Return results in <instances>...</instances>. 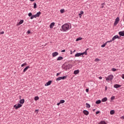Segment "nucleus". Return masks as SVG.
<instances>
[{
    "label": "nucleus",
    "instance_id": "nucleus-1",
    "mask_svg": "<svg viewBox=\"0 0 124 124\" xmlns=\"http://www.w3.org/2000/svg\"><path fill=\"white\" fill-rule=\"evenodd\" d=\"M62 28L63 31H68V30L69 29V25L65 24L62 26Z\"/></svg>",
    "mask_w": 124,
    "mask_h": 124
},
{
    "label": "nucleus",
    "instance_id": "nucleus-2",
    "mask_svg": "<svg viewBox=\"0 0 124 124\" xmlns=\"http://www.w3.org/2000/svg\"><path fill=\"white\" fill-rule=\"evenodd\" d=\"M114 78V76L112 75H110L108 76L107 78H106V80L107 82H109V81H112Z\"/></svg>",
    "mask_w": 124,
    "mask_h": 124
},
{
    "label": "nucleus",
    "instance_id": "nucleus-3",
    "mask_svg": "<svg viewBox=\"0 0 124 124\" xmlns=\"http://www.w3.org/2000/svg\"><path fill=\"white\" fill-rule=\"evenodd\" d=\"M119 21H120V17H117L115 19V21L114 23V26H117V25H118V24H119Z\"/></svg>",
    "mask_w": 124,
    "mask_h": 124
},
{
    "label": "nucleus",
    "instance_id": "nucleus-4",
    "mask_svg": "<svg viewBox=\"0 0 124 124\" xmlns=\"http://www.w3.org/2000/svg\"><path fill=\"white\" fill-rule=\"evenodd\" d=\"M67 77L66 76H63V77H60L59 78H58L56 79V81H60V80H64V79H66Z\"/></svg>",
    "mask_w": 124,
    "mask_h": 124
},
{
    "label": "nucleus",
    "instance_id": "nucleus-5",
    "mask_svg": "<svg viewBox=\"0 0 124 124\" xmlns=\"http://www.w3.org/2000/svg\"><path fill=\"white\" fill-rule=\"evenodd\" d=\"M22 106V104H18V105H15L14 106V108H15L16 110H17V109H18V108H21V107Z\"/></svg>",
    "mask_w": 124,
    "mask_h": 124
},
{
    "label": "nucleus",
    "instance_id": "nucleus-6",
    "mask_svg": "<svg viewBox=\"0 0 124 124\" xmlns=\"http://www.w3.org/2000/svg\"><path fill=\"white\" fill-rule=\"evenodd\" d=\"M59 55V52L56 51L55 52L52 53V56L53 58H55V57H57Z\"/></svg>",
    "mask_w": 124,
    "mask_h": 124
},
{
    "label": "nucleus",
    "instance_id": "nucleus-7",
    "mask_svg": "<svg viewBox=\"0 0 124 124\" xmlns=\"http://www.w3.org/2000/svg\"><path fill=\"white\" fill-rule=\"evenodd\" d=\"M114 88H115V89H118V88H121V87H122V85H120V84H115L113 86Z\"/></svg>",
    "mask_w": 124,
    "mask_h": 124
},
{
    "label": "nucleus",
    "instance_id": "nucleus-8",
    "mask_svg": "<svg viewBox=\"0 0 124 124\" xmlns=\"http://www.w3.org/2000/svg\"><path fill=\"white\" fill-rule=\"evenodd\" d=\"M117 38H118V39H120V37H119V35H116L115 36H114L112 38V40H115V39H117Z\"/></svg>",
    "mask_w": 124,
    "mask_h": 124
},
{
    "label": "nucleus",
    "instance_id": "nucleus-9",
    "mask_svg": "<svg viewBox=\"0 0 124 124\" xmlns=\"http://www.w3.org/2000/svg\"><path fill=\"white\" fill-rule=\"evenodd\" d=\"M52 84V81L49 80L45 84V86H50Z\"/></svg>",
    "mask_w": 124,
    "mask_h": 124
},
{
    "label": "nucleus",
    "instance_id": "nucleus-10",
    "mask_svg": "<svg viewBox=\"0 0 124 124\" xmlns=\"http://www.w3.org/2000/svg\"><path fill=\"white\" fill-rule=\"evenodd\" d=\"M119 34L120 36H124V31H121L119 32Z\"/></svg>",
    "mask_w": 124,
    "mask_h": 124
},
{
    "label": "nucleus",
    "instance_id": "nucleus-11",
    "mask_svg": "<svg viewBox=\"0 0 124 124\" xmlns=\"http://www.w3.org/2000/svg\"><path fill=\"white\" fill-rule=\"evenodd\" d=\"M83 114H84V115H86V116H88V115H89V111L87 110H83Z\"/></svg>",
    "mask_w": 124,
    "mask_h": 124
},
{
    "label": "nucleus",
    "instance_id": "nucleus-12",
    "mask_svg": "<svg viewBox=\"0 0 124 124\" xmlns=\"http://www.w3.org/2000/svg\"><path fill=\"white\" fill-rule=\"evenodd\" d=\"M55 26V22H52L50 26H49V28L50 29H53V27Z\"/></svg>",
    "mask_w": 124,
    "mask_h": 124
},
{
    "label": "nucleus",
    "instance_id": "nucleus-13",
    "mask_svg": "<svg viewBox=\"0 0 124 124\" xmlns=\"http://www.w3.org/2000/svg\"><path fill=\"white\" fill-rule=\"evenodd\" d=\"M30 68V66H26L23 70V72L25 73L26 71L28 70Z\"/></svg>",
    "mask_w": 124,
    "mask_h": 124
},
{
    "label": "nucleus",
    "instance_id": "nucleus-14",
    "mask_svg": "<svg viewBox=\"0 0 124 124\" xmlns=\"http://www.w3.org/2000/svg\"><path fill=\"white\" fill-rule=\"evenodd\" d=\"M82 56V53H78L75 54V57H80Z\"/></svg>",
    "mask_w": 124,
    "mask_h": 124
},
{
    "label": "nucleus",
    "instance_id": "nucleus-15",
    "mask_svg": "<svg viewBox=\"0 0 124 124\" xmlns=\"http://www.w3.org/2000/svg\"><path fill=\"white\" fill-rule=\"evenodd\" d=\"M79 72L80 71H79V70H75L74 72V74H75V75H77V74H78Z\"/></svg>",
    "mask_w": 124,
    "mask_h": 124
},
{
    "label": "nucleus",
    "instance_id": "nucleus-16",
    "mask_svg": "<svg viewBox=\"0 0 124 124\" xmlns=\"http://www.w3.org/2000/svg\"><path fill=\"white\" fill-rule=\"evenodd\" d=\"M107 97H104L103 99H102V102H106L107 101Z\"/></svg>",
    "mask_w": 124,
    "mask_h": 124
},
{
    "label": "nucleus",
    "instance_id": "nucleus-17",
    "mask_svg": "<svg viewBox=\"0 0 124 124\" xmlns=\"http://www.w3.org/2000/svg\"><path fill=\"white\" fill-rule=\"evenodd\" d=\"M19 103H20V104H24V103H25V99H22L20 100L19 101Z\"/></svg>",
    "mask_w": 124,
    "mask_h": 124
},
{
    "label": "nucleus",
    "instance_id": "nucleus-18",
    "mask_svg": "<svg viewBox=\"0 0 124 124\" xmlns=\"http://www.w3.org/2000/svg\"><path fill=\"white\" fill-rule=\"evenodd\" d=\"M62 60H63V57L62 56H60L58 57L57 61H62Z\"/></svg>",
    "mask_w": 124,
    "mask_h": 124
},
{
    "label": "nucleus",
    "instance_id": "nucleus-19",
    "mask_svg": "<svg viewBox=\"0 0 124 124\" xmlns=\"http://www.w3.org/2000/svg\"><path fill=\"white\" fill-rule=\"evenodd\" d=\"M33 18H37V16H36V15H32L31 16L30 19H31V20H32Z\"/></svg>",
    "mask_w": 124,
    "mask_h": 124
},
{
    "label": "nucleus",
    "instance_id": "nucleus-20",
    "mask_svg": "<svg viewBox=\"0 0 124 124\" xmlns=\"http://www.w3.org/2000/svg\"><path fill=\"white\" fill-rule=\"evenodd\" d=\"M40 15H41V12H38L37 13V14H36V17H39V16H40Z\"/></svg>",
    "mask_w": 124,
    "mask_h": 124
},
{
    "label": "nucleus",
    "instance_id": "nucleus-21",
    "mask_svg": "<svg viewBox=\"0 0 124 124\" xmlns=\"http://www.w3.org/2000/svg\"><path fill=\"white\" fill-rule=\"evenodd\" d=\"M83 14H84V12L83 11L80 12L79 14H78L79 16V18H81V16H82V15H83Z\"/></svg>",
    "mask_w": 124,
    "mask_h": 124
},
{
    "label": "nucleus",
    "instance_id": "nucleus-22",
    "mask_svg": "<svg viewBox=\"0 0 124 124\" xmlns=\"http://www.w3.org/2000/svg\"><path fill=\"white\" fill-rule=\"evenodd\" d=\"M95 103L96 104H100V103H101V100H98L96 101Z\"/></svg>",
    "mask_w": 124,
    "mask_h": 124
},
{
    "label": "nucleus",
    "instance_id": "nucleus-23",
    "mask_svg": "<svg viewBox=\"0 0 124 124\" xmlns=\"http://www.w3.org/2000/svg\"><path fill=\"white\" fill-rule=\"evenodd\" d=\"M110 115H114L115 114V111L114 110H111L110 111Z\"/></svg>",
    "mask_w": 124,
    "mask_h": 124
},
{
    "label": "nucleus",
    "instance_id": "nucleus-24",
    "mask_svg": "<svg viewBox=\"0 0 124 124\" xmlns=\"http://www.w3.org/2000/svg\"><path fill=\"white\" fill-rule=\"evenodd\" d=\"M24 23V20H21L18 22V25H22Z\"/></svg>",
    "mask_w": 124,
    "mask_h": 124
},
{
    "label": "nucleus",
    "instance_id": "nucleus-25",
    "mask_svg": "<svg viewBox=\"0 0 124 124\" xmlns=\"http://www.w3.org/2000/svg\"><path fill=\"white\" fill-rule=\"evenodd\" d=\"M82 54V56H83V55H88V53L87 52V50H85V52H81Z\"/></svg>",
    "mask_w": 124,
    "mask_h": 124
},
{
    "label": "nucleus",
    "instance_id": "nucleus-26",
    "mask_svg": "<svg viewBox=\"0 0 124 124\" xmlns=\"http://www.w3.org/2000/svg\"><path fill=\"white\" fill-rule=\"evenodd\" d=\"M87 108H91V105L88 103H86Z\"/></svg>",
    "mask_w": 124,
    "mask_h": 124
},
{
    "label": "nucleus",
    "instance_id": "nucleus-27",
    "mask_svg": "<svg viewBox=\"0 0 124 124\" xmlns=\"http://www.w3.org/2000/svg\"><path fill=\"white\" fill-rule=\"evenodd\" d=\"M106 45H107V42H106L105 44L102 45L101 47L102 48H104V47H105V46H106Z\"/></svg>",
    "mask_w": 124,
    "mask_h": 124
},
{
    "label": "nucleus",
    "instance_id": "nucleus-28",
    "mask_svg": "<svg viewBox=\"0 0 124 124\" xmlns=\"http://www.w3.org/2000/svg\"><path fill=\"white\" fill-rule=\"evenodd\" d=\"M82 39H83L82 38H81V37H79V38H78L76 40V41H79V40H82Z\"/></svg>",
    "mask_w": 124,
    "mask_h": 124
},
{
    "label": "nucleus",
    "instance_id": "nucleus-29",
    "mask_svg": "<svg viewBox=\"0 0 124 124\" xmlns=\"http://www.w3.org/2000/svg\"><path fill=\"white\" fill-rule=\"evenodd\" d=\"M64 102H65V101H64V100H61L60 101V103H61V104L64 103Z\"/></svg>",
    "mask_w": 124,
    "mask_h": 124
},
{
    "label": "nucleus",
    "instance_id": "nucleus-30",
    "mask_svg": "<svg viewBox=\"0 0 124 124\" xmlns=\"http://www.w3.org/2000/svg\"><path fill=\"white\" fill-rule=\"evenodd\" d=\"M99 124H106V122H105V121H101Z\"/></svg>",
    "mask_w": 124,
    "mask_h": 124
},
{
    "label": "nucleus",
    "instance_id": "nucleus-31",
    "mask_svg": "<svg viewBox=\"0 0 124 124\" xmlns=\"http://www.w3.org/2000/svg\"><path fill=\"white\" fill-rule=\"evenodd\" d=\"M38 99H39V97L38 96H35L34 97V100H35V101L38 100Z\"/></svg>",
    "mask_w": 124,
    "mask_h": 124
},
{
    "label": "nucleus",
    "instance_id": "nucleus-32",
    "mask_svg": "<svg viewBox=\"0 0 124 124\" xmlns=\"http://www.w3.org/2000/svg\"><path fill=\"white\" fill-rule=\"evenodd\" d=\"M36 6H37L36 3H33V8L34 9H35V8H36Z\"/></svg>",
    "mask_w": 124,
    "mask_h": 124
},
{
    "label": "nucleus",
    "instance_id": "nucleus-33",
    "mask_svg": "<svg viewBox=\"0 0 124 124\" xmlns=\"http://www.w3.org/2000/svg\"><path fill=\"white\" fill-rule=\"evenodd\" d=\"M112 71H113V72H115V71H117V69L113 68L111 69Z\"/></svg>",
    "mask_w": 124,
    "mask_h": 124
},
{
    "label": "nucleus",
    "instance_id": "nucleus-34",
    "mask_svg": "<svg viewBox=\"0 0 124 124\" xmlns=\"http://www.w3.org/2000/svg\"><path fill=\"white\" fill-rule=\"evenodd\" d=\"M60 12H61V13H62V14L64 12V9H61V10H60Z\"/></svg>",
    "mask_w": 124,
    "mask_h": 124
},
{
    "label": "nucleus",
    "instance_id": "nucleus-35",
    "mask_svg": "<svg viewBox=\"0 0 124 124\" xmlns=\"http://www.w3.org/2000/svg\"><path fill=\"white\" fill-rule=\"evenodd\" d=\"M28 16L29 17H31L32 16V14L31 13H29Z\"/></svg>",
    "mask_w": 124,
    "mask_h": 124
},
{
    "label": "nucleus",
    "instance_id": "nucleus-36",
    "mask_svg": "<svg viewBox=\"0 0 124 124\" xmlns=\"http://www.w3.org/2000/svg\"><path fill=\"white\" fill-rule=\"evenodd\" d=\"M110 99L111 100H114V99H115V96H111Z\"/></svg>",
    "mask_w": 124,
    "mask_h": 124
},
{
    "label": "nucleus",
    "instance_id": "nucleus-37",
    "mask_svg": "<svg viewBox=\"0 0 124 124\" xmlns=\"http://www.w3.org/2000/svg\"><path fill=\"white\" fill-rule=\"evenodd\" d=\"M25 65H27V63H24L21 65V67H23V66H25Z\"/></svg>",
    "mask_w": 124,
    "mask_h": 124
},
{
    "label": "nucleus",
    "instance_id": "nucleus-38",
    "mask_svg": "<svg viewBox=\"0 0 124 124\" xmlns=\"http://www.w3.org/2000/svg\"><path fill=\"white\" fill-rule=\"evenodd\" d=\"M112 41H114L112 39V40H111L110 41H108L107 42V43H110V42H112Z\"/></svg>",
    "mask_w": 124,
    "mask_h": 124
},
{
    "label": "nucleus",
    "instance_id": "nucleus-39",
    "mask_svg": "<svg viewBox=\"0 0 124 124\" xmlns=\"http://www.w3.org/2000/svg\"><path fill=\"white\" fill-rule=\"evenodd\" d=\"M99 113H100V111H97L96 112V114L97 115V114H99Z\"/></svg>",
    "mask_w": 124,
    "mask_h": 124
},
{
    "label": "nucleus",
    "instance_id": "nucleus-40",
    "mask_svg": "<svg viewBox=\"0 0 124 124\" xmlns=\"http://www.w3.org/2000/svg\"><path fill=\"white\" fill-rule=\"evenodd\" d=\"M62 73L60 72V73H58L56 74V76H59V75H60V74H61Z\"/></svg>",
    "mask_w": 124,
    "mask_h": 124
},
{
    "label": "nucleus",
    "instance_id": "nucleus-41",
    "mask_svg": "<svg viewBox=\"0 0 124 124\" xmlns=\"http://www.w3.org/2000/svg\"><path fill=\"white\" fill-rule=\"evenodd\" d=\"M3 33H4V31H1V32H0V34H3Z\"/></svg>",
    "mask_w": 124,
    "mask_h": 124
},
{
    "label": "nucleus",
    "instance_id": "nucleus-42",
    "mask_svg": "<svg viewBox=\"0 0 124 124\" xmlns=\"http://www.w3.org/2000/svg\"><path fill=\"white\" fill-rule=\"evenodd\" d=\"M61 52L62 53H64V52H65V49H63V50H62Z\"/></svg>",
    "mask_w": 124,
    "mask_h": 124
},
{
    "label": "nucleus",
    "instance_id": "nucleus-43",
    "mask_svg": "<svg viewBox=\"0 0 124 124\" xmlns=\"http://www.w3.org/2000/svg\"><path fill=\"white\" fill-rule=\"evenodd\" d=\"M95 61V62H99V60L98 59H96Z\"/></svg>",
    "mask_w": 124,
    "mask_h": 124
},
{
    "label": "nucleus",
    "instance_id": "nucleus-44",
    "mask_svg": "<svg viewBox=\"0 0 124 124\" xmlns=\"http://www.w3.org/2000/svg\"><path fill=\"white\" fill-rule=\"evenodd\" d=\"M86 93H89V89H86Z\"/></svg>",
    "mask_w": 124,
    "mask_h": 124
},
{
    "label": "nucleus",
    "instance_id": "nucleus-45",
    "mask_svg": "<svg viewBox=\"0 0 124 124\" xmlns=\"http://www.w3.org/2000/svg\"><path fill=\"white\" fill-rule=\"evenodd\" d=\"M104 4V3H102V4H101V5H102V6H101L102 8H103V7H104V6H103Z\"/></svg>",
    "mask_w": 124,
    "mask_h": 124
},
{
    "label": "nucleus",
    "instance_id": "nucleus-46",
    "mask_svg": "<svg viewBox=\"0 0 124 124\" xmlns=\"http://www.w3.org/2000/svg\"><path fill=\"white\" fill-rule=\"evenodd\" d=\"M27 33H28V34H30V33H31V31H27Z\"/></svg>",
    "mask_w": 124,
    "mask_h": 124
},
{
    "label": "nucleus",
    "instance_id": "nucleus-47",
    "mask_svg": "<svg viewBox=\"0 0 124 124\" xmlns=\"http://www.w3.org/2000/svg\"><path fill=\"white\" fill-rule=\"evenodd\" d=\"M35 112H37V113H38V112H39L38 109H36V110H35Z\"/></svg>",
    "mask_w": 124,
    "mask_h": 124
},
{
    "label": "nucleus",
    "instance_id": "nucleus-48",
    "mask_svg": "<svg viewBox=\"0 0 124 124\" xmlns=\"http://www.w3.org/2000/svg\"><path fill=\"white\" fill-rule=\"evenodd\" d=\"M122 77L123 79H124V74L122 75Z\"/></svg>",
    "mask_w": 124,
    "mask_h": 124
},
{
    "label": "nucleus",
    "instance_id": "nucleus-49",
    "mask_svg": "<svg viewBox=\"0 0 124 124\" xmlns=\"http://www.w3.org/2000/svg\"><path fill=\"white\" fill-rule=\"evenodd\" d=\"M99 79L100 80H101V79H102V77H99Z\"/></svg>",
    "mask_w": 124,
    "mask_h": 124
},
{
    "label": "nucleus",
    "instance_id": "nucleus-50",
    "mask_svg": "<svg viewBox=\"0 0 124 124\" xmlns=\"http://www.w3.org/2000/svg\"><path fill=\"white\" fill-rule=\"evenodd\" d=\"M121 119H123V120H124V116H122Z\"/></svg>",
    "mask_w": 124,
    "mask_h": 124
},
{
    "label": "nucleus",
    "instance_id": "nucleus-51",
    "mask_svg": "<svg viewBox=\"0 0 124 124\" xmlns=\"http://www.w3.org/2000/svg\"><path fill=\"white\" fill-rule=\"evenodd\" d=\"M105 91H107V86H105Z\"/></svg>",
    "mask_w": 124,
    "mask_h": 124
},
{
    "label": "nucleus",
    "instance_id": "nucleus-52",
    "mask_svg": "<svg viewBox=\"0 0 124 124\" xmlns=\"http://www.w3.org/2000/svg\"><path fill=\"white\" fill-rule=\"evenodd\" d=\"M60 104H61V103H60V102H59V103H57V105H58V106H59V105H60Z\"/></svg>",
    "mask_w": 124,
    "mask_h": 124
},
{
    "label": "nucleus",
    "instance_id": "nucleus-53",
    "mask_svg": "<svg viewBox=\"0 0 124 124\" xmlns=\"http://www.w3.org/2000/svg\"><path fill=\"white\" fill-rule=\"evenodd\" d=\"M71 52V55H72V50H70Z\"/></svg>",
    "mask_w": 124,
    "mask_h": 124
},
{
    "label": "nucleus",
    "instance_id": "nucleus-54",
    "mask_svg": "<svg viewBox=\"0 0 124 124\" xmlns=\"http://www.w3.org/2000/svg\"><path fill=\"white\" fill-rule=\"evenodd\" d=\"M30 1H34L35 0H30Z\"/></svg>",
    "mask_w": 124,
    "mask_h": 124
},
{
    "label": "nucleus",
    "instance_id": "nucleus-55",
    "mask_svg": "<svg viewBox=\"0 0 124 124\" xmlns=\"http://www.w3.org/2000/svg\"><path fill=\"white\" fill-rule=\"evenodd\" d=\"M88 50H89V48H87V49L85 50V51H86V52H87V51H88Z\"/></svg>",
    "mask_w": 124,
    "mask_h": 124
},
{
    "label": "nucleus",
    "instance_id": "nucleus-56",
    "mask_svg": "<svg viewBox=\"0 0 124 124\" xmlns=\"http://www.w3.org/2000/svg\"><path fill=\"white\" fill-rule=\"evenodd\" d=\"M74 52H76V50H74V51H73V53H74Z\"/></svg>",
    "mask_w": 124,
    "mask_h": 124
},
{
    "label": "nucleus",
    "instance_id": "nucleus-57",
    "mask_svg": "<svg viewBox=\"0 0 124 124\" xmlns=\"http://www.w3.org/2000/svg\"><path fill=\"white\" fill-rule=\"evenodd\" d=\"M21 96H20V99H21Z\"/></svg>",
    "mask_w": 124,
    "mask_h": 124
},
{
    "label": "nucleus",
    "instance_id": "nucleus-58",
    "mask_svg": "<svg viewBox=\"0 0 124 124\" xmlns=\"http://www.w3.org/2000/svg\"><path fill=\"white\" fill-rule=\"evenodd\" d=\"M95 109H93V111H94Z\"/></svg>",
    "mask_w": 124,
    "mask_h": 124
}]
</instances>
